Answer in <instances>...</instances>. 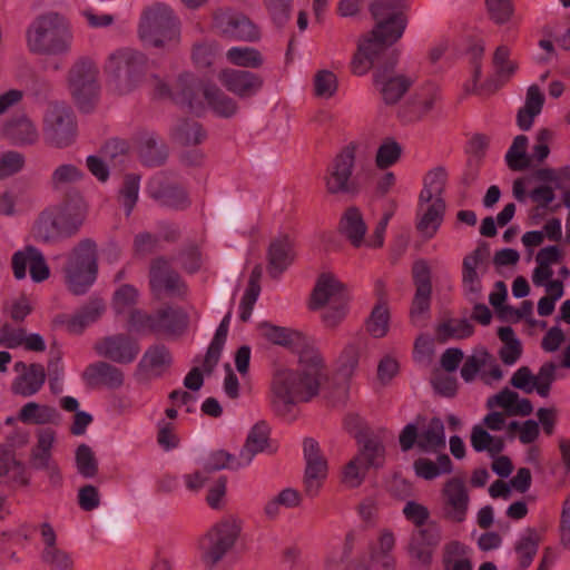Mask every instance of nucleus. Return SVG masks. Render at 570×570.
<instances>
[{
    "label": "nucleus",
    "instance_id": "obj_26",
    "mask_svg": "<svg viewBox=\"0 0 570 570\" xmlns=\"http://www.w3.org/2000/svg\"><path fill=\"white\" fill-rule=\"evenodd\" d=\"M295 258L294 239L289 234L275 236L267 250L268 269L274 276L283 273Z\"/></svg>",
    "mask_w": 570,
    "mask_h": 570
},
{
    "label": "nucleus",
    "instance_id": "obj_11",
    "mask_svg": "<svg viewBox=\"0 0 570 570\" xmlns=\"http://www.w3.org/2000/svg\"><path fill=\"white\" fill-rule=\"evenodd\" d=\"M69 87L79 108L89 110L98 91L97 70L91 61L81 60L72 67Z\"/></svg>",
    "mask_w": 570,
    "mask_h": 570
},
{
    "label": "nucleus",
    "instance_id": "obj_40",
    "mask_svg": "<svg viewBox=\"0 0 570 570\" xmlns=\"http://www.w3.org/2000/svg\"><path fill=\"white\" fill-rule=\"evenodd\" d=\"M445 446L444 425L440 419H432L419 434L417 448L425 453H435Z\"/></svg>",
    "mask_w": 570,
    "mask_h": 570
},
{
    "label": "nucleus",
    "instance_id": "obj_52",
    "mask_svg": "<svg viewBox=\"0 0 570 570\" xmlns=\"http://www.w3.org/2000/svg\"><path fill=\"white\" fill-rule=\"evenodd\" d=\"M471 445L476 452H488L491 456L503 449V440L491 435L483 426L475 425L471 432Z\"/></svg>",
    "mask_w": 570,
    "mask_h": 570
},
{
    "label": "nucleus",
    "instance_id": "obj_21",
    "mask_svg": "<svg viewBox=\"0 0 570 570\" xmlns=\"http://www.w3.org/2000/svg\"><path fill=\"white\" fill-rule=\"evenodd\" d=\"M373 82L386 105L396 104L412 85V80L394 72L390 68H379L373 76Z\"/></svg>",
    "mask_w": 570,
    "mask_h": 570
},
{
    "label": "nucleus",
    "instance_id": "obj_30",
    "mask_svg": "<svg viewBox=\"0 0 570 570\" xmlns=\"http://www.w3.org/2000/svg\"><path fill=\"white\" fill-rule=\"evenodd\" d=\"M445 212L444 200H426L419 198L417 230L425 238H432L439 230Z\"/></svg>",
    "mask_w": 570,
    "mask_h": 570
},
{
    "label": "nucleus",
    "instance_id": "obj_37",
    "mask_svg": "<svg viewBox=\"0 0 570 570\" xmlns=\"http://www.w3.org/2000/svg\"><path fill=\"white\" fill-rule=\"evenodd\" d=\"M541 539V531L533 528H528L520 532L514 543V554L521 568H527L531 564Z\"/></svg>",
    "mask_w": 570,
    "mask_h": 570
},
{
    "label": "nucleus",
    "instance_id": "obj_31",
    "mask_svg": "<svg viewBox=\"0 0 570 570\" xmlns=\"http://www.w3.org/2000/svg\"><path fill=\"white\" fill-rule=\"evenodd\" d=\"M56 441V433L50 429L39 431L37 435V444L32 451V464L37 469H46L50 472L51 478L60 480L58 466L51 461V450Z\"/></svg>",
    "mask_w": 570,
    "mask_h": 570
},
{
    "label": "nucleus",
    "instance_id": "obj_15",
    "mask_svg": "<svg viewBox=\"0 0 570 570\" xmlns=\"http://www.w3.org/2000/svg\"><path fill=\"white\" fill-rule=\"evenodd\" d=\"M95 350L99 356L119 364L132 363L139 352V344L124 334L109 335L96 343Z\"/></svg>",
    "mask_w": 570,
    "mask_h": 570
},
{
    "label": "nucleus",
    "instance_id": "obj_35",
    "mask_svg": "<svg viewBox=\"0 0 570 570\" xmlns=\"http://www.w3.org/2000/svg\"><path fill=\"white\" fill-rule=\"evenodd\" d=\"M46 381V372L42 365L31 364L24 373L18 375L12 382V392L23 397L35 395L40 391Z\"/></svg>",
    "mask_w": 570,
    "mask_h": 570
},
{
    "label": "nucleus",
    "instance_id": "obj_54",
    "mask_svg": "<svg viewBox=\"0 0 570 570\" xmlns=\"http://www.w3.org/2000/svg\"><path fill=\"white\" fill-rule=\"evenodd\" d=\"M528 138L524 135L517 136L505 154V161L512 170H523L530 166V157L527 154Z\"/></svg>",
    "mask_w": 570,
    "mask_h": 570
},
{
    "label": "nucleus",
    "instance_id": "obj_49",
    "mask_svg": "<svg viewBox=\"0 0 570 570\" xmlns=\"http://www.w3.org/2000/svg\"><path fill=\"white\" fill-rule=\"evenodd\" d=\"M226 59L229 63L257 69L263 66L264 57L259 50L253 47L236 46L226 51Z\"/></svg>",
    "mask_w": 570,
    "mask_h": 570
},
{
    "label": "nucleus",
    "instance_id": "obj_63",
    "mask_svg": "<svg viewBox=\"0 0 570 570\" xmlns=\"http://www.w3.org/2000/svg\"><path fill=\"white\" fill-rule=\"evenodd\" d=\"M82 176V170L76 165L62 164L52 171L51 184L55 189H62L81 180Z\"/></svg>",
    "mask_w": 570,
    "mask_h": 570
},
{
    "label": "nucleus",
    "instance_id": "obj_19",
    "mask_svg": "<svg viewBox=\"0 0 570 570\" xmlns=\"http://www.w3.org/2000/svg\"><path fill=\"white\" fill-rule=\"evenodd\" d=\"M442 539L441 529L431 523L414 531L410 538L407 552L412 559L423 566H429Z\"/></svg>",
    "mask_w": 570,
    "mask_h": 570
},
{
    "label": "nucleus",
    "instance_id": "obj_29",
    "mask_svg": "<svg viewBox=\"0 0 570 570\" xmlns=\"http://www.w3.org/2000/svg\"><path fill=\"white\" fill-rule=\"evenodd\" d=\"M482 253L475 249L466 255L462 266V286L465 295L471 301H476L482 292L483 275Z\"/></svg>",
    "mask_w": 570,
    "mask_h": 570
},
{
    "label": "nucleus",
    "instance_id": "obj_18",
    "mask_svg": "<svg viewBox=\"0 0 570 570\" xmlns=\"http://www.w3.org/2000/svg\"><path fill=\"white\" fill-rule=\"evenodd\" d=\"M413 281L415 285V295L411 307V318L417 322L430 309L432 284L431 268L426 261L419 259L412 267Z\"/></svg>",
    "mask_w": 570,
    "mask_h": 570
},
{
    "label": "nucleus",
    "instance_id": "obj_5",
    "mask_svg": "<svg viewBox=\"0 0 570 570\" xmlns=\"http://www.w3.org/2000/svg\"><path fill=\"white\" fill-rule=\"evenodd\" d=\"M147 63L145 53L132 48H121L109 55L105 72L114 80L119 92L127 94L142 85Z\"/></svg>",
    "mask_w": 570,
    "mask_h": 570
},
{
    "label": "nucleus",
    "instance_id": "obj_2",
    "mask_svg": "<svg viewBox=\"0 0 570 570\" xmlns=\"http://www.w3.org/2000/svg\"><path fill=\"white\" fill-rule=\"evenodd\" d=\"M401 0L377 1L371 6L376 26L370 36L360 41L351 68L356 76H364L379 61L387 46L396 42L403 35L406 20Z\"/></svg>",
    "mask_w": 570,
    "mask_h": 570
},
{
    "label": "nucleus",
    "instance_id": "obj_43",
    "mask_svg": "<svg viewBox=\"0 0 570 570\" xmlns=\"http://www.w3.org/2000/svg\"><path fill=\"white\" fill-rule=\"evenodd\" d=\"M104 312V302L101 299H92L78 313L65 321L66 327L70 333H81L87 326L95 323Z\"/></svg>",
    "mask_w": 570,
    "mask_h": 570
},
{
    "label": "nucleus",
    "instance_id": "obj_39",
    "mask_svg": "<svg viewBox=\"0 0 570 570\" xmlns=\"http://www.w3.org/2000/svg\"><path fill=\"white\" fill-rule=\"evenodd\" d=\"M33 235L38 240L51 242L63 235H69L61 220L51 207L45 209L33 226Z\"/></svg>",
    "mask_w": 570,
    "mask_h": 570
},
{
    "label": "nucleus",
    "instance_id": "obj_36",
    "mask_svg": "<svg viewBox=\"0 0 570 570\" xmlns=\"http://www.w3.org/2000/svg\"><path fill=\"white\" fill-rule=\"evenodd\" d=\"M171 356L165 346L148 348L139 361L138 368L149 377L160 376L170 365Z\"/></svg>",
    "mask_w": 570,
    "mask_h": 570
},
{
    "label": "nucleus",
    "instance_id": "obj_58",
    "mask_svg": "<svg viewBox=\"0 0 570 570\" xmlns=\"http://www.w3.org/2000/svg\"><path fill=\"white\" fill-rule=\"evenodd\" d=\"M362 351L363 344L361 342H352L345 345L337 358V370L342 375L350 377L355 373Z\"/></svg>",
    "mask_w": 570,
    "mask_h": 570
},
{
    "label": "nucleus",
    "instance_id": "obj_32",
    "mask_svg": "<svg viewBox=\"0 0 570 570\" xmlns=\"http://www.w3.org/2000/svg\"><path fill=\"white\" fill-rule=\"evenodd\" d=\"M472 549L459 540H451L443 547L444 570H473Z\"/></svg>",
    "mask_w": 570,
    "mask_h": 570
},
{
    "label": "nucleus",
    "instance_id": "obj_3",
    "mask_svg": "<svg viewBox=\"0 0 570 570\" xmlns=\"http://www.w3.org/2000/svg\"><path fill=\"white\" fill-rule=\"evenodd\" d=\"M72 39L68 21L56 12L37 17L26 31L27 47L33 53L65 55L70 50Z\"/></svg>",
    "mask_w": 570,
    "mask_h": 570
},
{
    "label": "nucleus",
    "instance_id": "obj_51",
    "mask_svg": "<svg viewBox=\"0 0 570 570\" xmlns=\"http://www.w3.org/2000/svg\"><path fill=\"white\" fill-rule=\"evenodd\" d=\"M159 184V178H153L148 183L147 190L154 198L160 199L163 204L175 208L184 207L187 204V197L184 190L176 187L160 188L158 186Z\"/></svg>",
    "mask_w": 570,
    "mask_h": 570
},
{
    "label": "nucleus",
    "instance_id": "obj_46",
    "mask_svg": "<svg viewBox=\"0 0 570 570\" xmlns=\"http://www.w3.org/2000/svg\"><path fill=\"white\" fill-rule=\"evenodd\" d=\"M85 376L91 383H101L111 389L119 387L124 383L122 372L106 362L89 365Z\"/></svg>",
    "mask_w": 570,
    "mask_h": 570
},
{
    "label": "nucleus",
    "instance_id": "obj_55",
    "mask_svg": "<svg viewBox=\"0 0 570 570\" xmlns=\"http://www.w3.org/2000/svg\"><path fill=\"white\" fill-rule=\"evenodd\" d=\"M205 99L213 111L220 117H232L237 110L236 102L223 94L217 87H207L204 90Z\"/></svg>",
    "mask_w": 570,
    "mask_h": 570
},
{
    "label": "nucleus",
    "instance_id": "obj_41",
    "mask_svg": "<svg viewBox=\"0 0 570 570\" xmlns=\"http://www.w3.org/2000/svg\"><path fill=\"white\" fill-rule=\"evenodd\" d=\"M544 102V96L540 88L532 85L527 90L524 106L518 112V126L522 130H528L532 127L534 118L541 112Z\"/></svg>",
    "mask_w": 570,
    "mask_h": 570
},
{
    "label": "nucleus",
    "instance_id": "obj_13",
    "mask_svg": "<svg viewBox=\"0 0 570 570\" xmlns=\"http://www.w3.org/2000/svg\"><path fill=\"white\" fill-rule=\"evenodd\" d=\"M478 374L487 384L500 381L503 375L495 358L482 346L473 350L461 368V376L465 382L473 381Z\"/></svg>",
    "mask_w": 570,
    "mask_h": 570
},
{
    "label": "nucleus",
    "instance_id": "obj_45",
    "mask_svg": "<svg viewBox=\"0 0 570 570\" xmlns=\"http://www.w3.org/2000/svg\"><path fill=\"white\" fill-rule=\"evenodd\" d=\"M262 337L272 344L293 347L305 341L302 333L264 322L258 325Z\"/></svg>",
    "mask_w": 570,
    "mask_h": 570
},
{
    "label": "nucleus",
    "instance_id": "obj_64",
    "mask_svg": "<svg viewBox=\"0 0 570 570\" xmlns=\"http://www.w3.org/2000/svg\"><path fill=\"white\" fill-rule=\"evenodd\" d=\"M473 333V327L466 320H449L441 323L438 327L440 337L448 338H465Z\"/></svg>",
    "mask_w": 570,
    "mask_h": 570
},
{
    "label": "nucleus",
    "instance_id": "obj_25",
    "mask_svg": "<svg viewBox=\"0 0 570 570\" xmlns=\"http://www.w3.org/2000/svg\"><path fill=\"white\" fill-rule=\"evenodd\" d=\"M348 301V294L341 281L331 273L322 274L315 285L311 306L321 308L323 305H331L338 302Z\"/></svg>",
    "mask_w": 570,
    "mask_h": 570
},
{
    "label": "nucleus",
    "instance_id": "obj_10",
    "mask_svg": "<svg viewBox=\"0 0 570 570\" xmlns=\"http://www.w3.org/2000/svg\"><path fill=\"white\" fill-rule=\"evenodd\" d=\"M440 503L444 519L456 523L466 520L470 494L463 479L453 476L444 482L441 489Z\"/></svg>",
    "mask_w": 570,
    "mask_h": 570
},
{
    "label": "nucleus",
    "instance_id": "obj_50",
    "mask_svg": "<svg viewBox=\"0 0 570 570\" xmlns=\"http://www.w3.org/2000/svg\"><path fill=\"white\" fill-rule=\"evenodd\" d=\"M446 177V171L441 167L430 170L423 179V188L419 198H421L422 202L436 199L444 200L442 194L445 187Z\"/></svg>",
    "mask_w": 570,
    "mask_h": 570
},
{
    "label": "nucleus",
    "instance_id": "obj_12",
    "mask_svg": "<svg viewBox=\"0 0 570 570\" xmlns=\"http://www.w3.org/2000/svg\"><path fill=\"white\" fill-rule=\"evenodd\" d=\"M148 85L154 94L159 98H169L176 104L187 106L190 110L199 114L200 105H194V88H196V79L189 72L180 75L173 86L156 76L148 79Z\"/></svg>",
    "mask_w": 570,
    "mask_h": 570
},
{
    "label": "nucleus",
    "instance_id": "obj_61",
    "mask_svg": "<svg viewBox=\"0 0 570 570\" xmlns=\"http://www.w3.org/2000/svg\"><path fill=\"white\" fill-rule=\"evenodd\" d=\"M42 561L49 570H75V559L71 553L60 548L42 549Z\"/></svg>",
    "mask_w": 570,
    "mask_h": 570
},
{
    "label": "nucleus",
    "instance_id": "obj_22",
    "mask_svg": "<svg viewBox=\"0 0 570 570\" xmlns=\"http://www.w3.org/2000/svg\"><path fill=\"white\" fill-rule=\"evenodd\" d=\"M218 79L228 91L240 98L256 95L263 86L259 76L239 69L226 68L219 72Z\"/></svg>",
    "mask_w": 570,
    "mask_h": 570
},
{
    "label": "nucleus",
    "instance_id": "obj_16",
    "mask_svg": "<svg viewBox=\"0 0 570 570\" xmlns=\"http://www.w3.org/2000/svg\"><path fill=\"white\" fill-rule=\"evenodd\" d=\"M174 321H178L181 326L185 325V317L177 314L171 308H166L155 315H148L141 311H135L129 318V331L136 333L164 332L175 333Z\"/></svg>",
    "mask_w": 570,
    "mask_h": 570
},
{
    "label": "nucleus",
    "instance_id": "obj_59",
    "mask_svg": "<svg viewBox=\"0 0 570 570\" xmlns=\"http://www.w3.org/2000/svg\"><path fill=\"white\" fill-rule=\"evenodd\" d=\"M403 153L402 146L393 138H386L379 146L375 164L380 169H386L395 165Z\"/></svg>",
    "mask_w": 570,
    "mask_h": 570
},
{
    "label": "nucleus",
    "instance_id": "obj_17",
    "mask_svg": "<svg viewBox=\"0 0 570 570\" xmlns=\"http://www.w3.org/2000/svg\"><path fill=\"white\" fill-rule=\"evenodd\" d=\"M303 451L306 461L305 490L308 495L314 497L318 493L327 476V462L320 454L318 444L313 439L304 441Z\"/></svg>",
    "mask_w": 570,
    "mask_h": 570
},
{
    "label": "nucleus",
    "instance_id": "obj_28",
    "mask_svg": "<svg viewBox=\"0 0 570 570\" xmlns=\"http://www.w3.org/2000/svg\"><path fill=\"white\" fill-rule=\"evenodd\" d=\"M1 134L11 144L18 146L32 145L39 139L36 124L24 114L7 120L2 125Z\"/></svg>",
    "mask_w": 570,
    "mask_h": 570
},
{
    "label": "nucleus",
    "instance_id": "obj_47",
    "mask_svg": "<svg viewBox=\"0 0 570 570\" xmlns=\"http://www.w3.org/2000/svg\"><path fill=\"white\" fill-rule=\"evenodd\" d=\"M416 476L424 480H434L442 474H449L453 470L452 462L446 454L439 455L436 462L430 459H417L413 463Z\"/></svg>",
    "mask_w": 570,
    "mask_h": 570
},
{
    "label": "nucleus",
    "instance_id": "obj_57",
    "mask_svg": "<svg viewBox=\"0 0 570 570\" xmlns=\"http://www.w3.org/2000/svg\"><path fill=\"white\" fill-rule=\"evenodd\" d=\"M338 89L337 76L327 69L316 71L313 79L314 95L320 99H331Z\"/></svg>",
    "mask_w": 570,
    "mask_h": 570
},
{
    "label": "nucleus",
    "instance_id": "obj_23",
    "mask_svg": "<svg viewBox=\"0 0 570 570\" xmlns=\"http://www.w3.org/2000/svg\"><path fill=\"white\" fill-rule=\"evenodd\" d=\"M217 28L225 36L242 41H256L261 33L258 28L240 13L225 12L215 18Z\"/></svg>",
    "mask_w": 570,
    "mask_h": 570
},
{
    "label": "nucleus",
    "instance_id": "obj_34",
    "mask_svg": "<svg viewBox=\"0 0 570 570\" xmlns=\"http://www.w3.org/2000/svg\"><path fill=\"white\" fill-rule=\"evenodd\" d=\"M18 420L24 424H57L60 421V414L53 406L31 401L20 409Z\"/></svg>",
    "mask_w": 570,
    "mask_h": 570
},
{
    "label": "nucleus",
    "instance_id": "obj_1",
    "mask_svg": "<svg viewBox=\"0 0 570 570\" xmlns=\"http://www.w3.org/2000/svg\"><path fill=\"white\" fill-rule=\"evenodd\" d=\"M324 380L323 358L314 350L303 352L296 366H276L271 381L274 410L285 414L294 405L311 401L318 395Z\"/></svg>",
    "mask_w": 570,
    "mask_h": 570
},
{
    "label": "nucleus",
    "instance_id": "obj_44",
    "mask_svg": "<svg viewBox=\"0 0 570 570\" xmlns=\"http://www.w3.org/2000/svg\"><path fill=\"white\" fill-rule=\"evenodd\" d=\"M51 208L56 212L69 235L79 228L87 214V206L82 200L67 202L61 205L51 206Z\"/></svg>",
    "mask_w": 570,
    "mask_h": 570
},
{
    "label": "nucleus",
    "instance_id": "obj_33",
    "mask_svg": "<svg viewBox=\"0 0 570 570\" xmlns=\"http://www.w3.org/2000/svg\"><path fill=\"white\" fill-rule=\"evenodd\" d=\"M487 405L490 409H502L509 415H529L532 412L530 401L520 397L517 392L509 389L489 397Z\"/></svg>",
    "mask_w": 570,
    "mask_h": 570
},
{
    "label": "nucleus",
    "instance_id": "obj_7",
    "mask_svg": "<svg viewBox=\"0 0 570 570\" xmlns=\"http://www.w3.org/2000/svg\"><path fill=\"white\" fill-rule=\"evenodd\" d=\"M97 273L96 244L85 239L68 256L65 268L66 284L73 294H85L96 282Z\"/></svg>",
    "mask_w": 570,
    "mask_h": 570
},
{
    "label": "nucleus",
    "instance_id": "obj_14",
    "mask_svg": "<svg viewBox=\"0 0 570 570\" xmlns=\"http://www.w3.org/2000/svg\"><path fill=\"white\" fill-rule=\"evenodd\" d=\"M355 154L356 147L348 145L333 159L325 175V186L328 193L340 194L348 190Z\"/></svg>",
    "mask_w": 570,
    "mask_h": 570
},
{
    "label": "nucleus",
    "instance_id": "obj_38",
    "mask_svg": "<svg viewBox=\"0 0 570 570\" xmlns=\"http://www.w3.org/2000/svg\"><path fill=\"white\" fill-rule=\"evenodd\" d=\"M269 429L265 422L256 423L249 431L246 443L239 452L242 463L247 466L254 456L264 452L268 446Z\"/></svg>",
    "mask_w": 570,
    "mask_h": 570
},
{
    "label": "nucleus",
    "instance_id": "obj_62",
    "mask_svg": "<svg viewBox=\"0 0 570 570\" xmlns=\"http://www.w3.org/2000/svg\"><path fill=\"white\" fill-rule=\"evenodd\" d=\"M139 155L148 166L158 165L166 158L164 147L159 145L153 135H145L139 144Z\"/></svg>",
    "mask_w": 570,
    "mask_h": 570
},
{
    "label": "nucleus",
    "instance_id": "obj_9",
    "mask_svg": "<svg viewBox=\"0 0 570 570\" xmlns=\"http://www.w3.org/2000/svg\"><path fill=\"white\" fill-rule=\"evenodd\" d=\"M43 132L47 141L56 147H66L75 138L76 125L71 110L60 102H51L43 116Z\"/></svg>",
    "mask_w": 570,
    "mask_h": 570
},
{
    "label": "nucleus",
    "instance_id": "obj_42",
    "mask_svg": "<svg viewBox=\"0 0 570 570\" xmlns=\"http://www.w3.org/2000/svg\"><path fill=\"white\" fill-rule=\"evenodd\" d=\"M340 230L355 247L363 244L367 227L357 208L352 207L344 213L340 222Z\"/></svg>",
    "mask_w": 570,
    "mask_h": 570
},
{
    "label": "nucleus",
    "instance_id": "obj_48",
    "mask_svg": "<svg viewBox=\"0 0 570 570\" xmlns=\"http://www.w3.org/2000/svg\"><path fill=\"white\" fill-rule=\"evenodd\" d=\"M395 544L394 535L391 531H383L379 538L377 546L371 551V561L383 570H394L395 560L391 554Z\"/></svg>",
    "mask_w": 570,
    "mask_h": 570
},
{
    "label": "nucleus",
    "instance_id": "obj_20",
    "mask_svg": "<svg viewBox=\"0 0 570 570\" xmlns=\"http://www.w3.org/2000/svg\"><path fill=\"white\" fill-rule=\"evenodd\" d=\"M12 268L17 279H22L29 269L33 282H42L50 275L49 267L40 250L35 247H27L17 252L12 257Z\"/></svg>",
    "mask_w": 570,
    "mask_h": 570
},
{
    "label": "nucleus",
    "instance_id": "obj_6",
    "mask_svg": "<svg viewBox=\"0 0 570 570\" xmlns=\"http://www.w3.org/2000/svg\"><path fill=\"white\" fill-rule=\"evenodd\" d=\"M138 35L146 46L164 47L177 41L179 37L178 19L168 4L154 3L141 13Z\"/></svg>",
    "mask_w": 570,
    "mask_h": 570
},
{
    "label": "nucleus",
    "instance_id": "obj_56",
    "mask_svg": "<svg viewBox=\"0 0 570 570\" xmlns=\"http://www.w3.org/2000/svg\"><path fill=\"white\" fill-rule=\"evenodd\" d=\"M24 469L4 445H0V480L24 482Z\"/></svg>",
    "mask_w": 570,
    "mask_h": 570
},
{
    "label": "nucleus",
    "instance_id": "obj_60",
    "mask_svg": "<svg viewBox=\"0 0 570 570\" xmlns=\"http://www.w3.org/2000/svg\"><path fill=\"white\" fill-rule=\"evenodd\" d=\"M390 323V312L386 303L379 302L368 320H367V331L373 337L380 338L386 335L389 331Z\"/></svg>",
    "mask_w": 570,
    "mask_h": 570
},
{
    "label": "nucleus",
    "instance_id": "obj_4",
    "mask_svg": "<svg viewBox=\"0 0 570 570\" xmlns=\"http://www.w3.org/2000/svg\"><path fill=\"white\" fill-rule=\"evenodd\" d=\"M242 531V521L226 515L214 523L196 543V556L205 569L215 568L234 548Z\"/></svg>",
    "mask_w": 570,
    "mask_h": 570
},
{
    "label": "nucleus",
    "instance_id": "obj_24",
    "mask_svg": "<svg viewBox=\"0 0 570 570\" xmlns=\"http://www.w3.org/2000/svg\"><path fill=\"white\" fill-rule=\"evenodd\" d=\"M438 98L439 88L434 83H429L416 91L399 110V117L406 122L420 120L433 109Z\"/></svg>",
    "mask_w": 570,
    "mask_h": 570
},
{
    "label": "nucleus",
    "instance_id": "obj_27",
    "mask_svg": "<svg viewBox=\"0 0 570 570\" xmlns=\"http://www.w3.org/2000/svg\"><path fill=\"white\" fill-rule=\"evenodd\" d=\"M150 287L156 295L181 294L184 284L179 276L170 268L167 261L157 258L150 266Z\"/></svg>",
    "mask_w": 570,
    "mask_h": 570
},
{
    "label": "nucleus",
    "instance_id": "obj_53",
    "mask_svg": "<svg viewBox=\"0 0 570 570\" xmlns=\"http://www.w3.org/2000/svg\"><path fill=\"white\" fill-rule=\"evenodd\" d=\"M498 335L503 343V346L500 350V357L502 362L507 365H513L520 358L522 353L520 340L509 326L500 327Z\"/></svg>",
    "mask_w": 570,
    "mask_h": 570
},
{
    "label": "nucleus",
    "instance_id": "obj_8",
    "mask_svg": "<svg viewBox=\"0 0 570 570\" xmlns=\"http://www.w3.org/2000/svg\"><path fill=\"white\" fill-rule=\"evenodd\" d=\"M357 454L345 465L342 482L354 489L362 484L368 469L381 468L384 463L385 450L377 435L357 434Z\"/></svg>",
    "mask_w": 570,
    "mask_h": 570
}]
</instances>
